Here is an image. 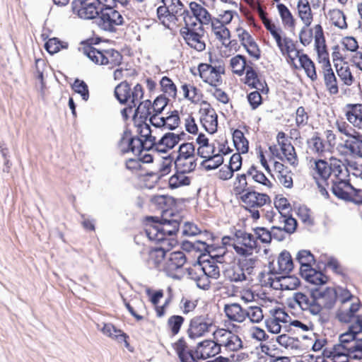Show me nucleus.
<instances>
[{"instance_id": "nucleus-1", "label": "nucleus", "mask_w": 362, "mask_h": 362, "mask_svg": "<svg viewBox=\"0 0 362 362\" xmlns=\"http://www.w3.org/2000/svg\"><path fill=\"white\" fill-rule=\"evenodd\" d=\"M146 222L145 232L149 240L171 245L166 237L172 236L178 231L181 216L165 210L160 218L147 216Z\"/></svg>"}, {"instance_id": "nucleus-2", "label": "nucleus", "mask_w": 362, "mask_h": 362, "mask_svg": "<svg viewBox=\"0 0 362 362\" xmlns=\"http://www.w3.org/2000/svg\"><path fill=\"white\" fill-rule=\"evenodd\" d=\"M115 96L120 104L128 105L121 110V115L124 121L129 119V114L136 107L139 100L144 96V89L141 84L137 83L132 90L130 85L126 81L121 82L115 88Z\"/></svg>"}, {"instance_id": "nucleus-3", "label": "nucleus", "mask_w": 362, "mask_h": 362, "mask_svg": "<svg viewBox=\"0 0 362 362\" xmlns=\"http://www.w3.org/2000/svg\"><path fill=\"white\" fill-rule=\"evenodd\" d=\"M79 50L95 64L108 65L110 69L120 65L123 59L121 53L116 49H98L89 44H83Z\"/></svg>"}, {"instance_id": "nucleus-4", "label": "nucleus", "mask_w": 362, "mask_h": 362, "mask_svg": "<svg viewBox=\"0 0 362 362\" xmlns=\"http://www.w3.org/2000/svg\"><path fill=\"white\" fill-rule=\"evenodd\" d=\"M194 145L192 143H183L178 148L177 152H173L171 154L174 156V165L176 170L182 172H192L194 170L197 163L194 159Z\"/></svg>"}, {"instance_id": "nucleus-5", "label": "nucleus", "mask_w": 362, "mask_h": 362, "mask_svg": "<svg viewBox=\"0 0 362 362\" xmlns=\"http://www.w3.org/2000/svg\"><path fill=\"white\" fill-rule=\"evenodd\" d=\"M123 21L122 16L115 8L103 5L98 16L97 24L105 31L115 32V27L122 25Z\"/></svg>"}, {"instance_id": "nucleus-6", "label": "nucleus", "mask_w": 362, "mask_h": 362, "mask_svg": "<svg viewBox=\"0 0 362 362\" xmlns=\"http://www.w3.org/2000/svg\"><path fill=\"white\" fill-rule=\"evenodd\" d=\"M103 4L99 0H73L72 11L83 19H94L99 16Z\"/></svg>"}, {"instance_id": "nucleus-7", "label": "nucleus", "mask_w": 362, "mask_h": 362, "mask_svg": "<svg viewBox=\"0 0 362 362\" xmlns=\"http://www.w3.org/2000/svg\"><path fill=\"white\" fill-rule=\"evenodd\" d=\"M212 326L213 320L208 314L194 316L189 322L188 336L192 339L202 337L210 332Z\"/></svg>"}, {"instance_id": "nucleus-8", "label": "nucleus", "mask_w": 362, "mask_h": 362, "mask_svg": "<svg viewBox=\"0 0 362 362\" xmlns=\"http://www.w3.org/2000/svg\"><path fill=\"white\" fill-rule=\"evenodd\" d=\"M293 298L303 310L308 311L313 315L320 313V305L316 302L315 288L311 289L308 294L295 293Z\"/></svg>"}, {"instance_id": "nucleus-9", "label": "nucleus", "mask_w": 362, "mask_h": 362, "mask_svg": "<svg viewBox=\"0 0 362 362\" xmlns=\"http://www.w3.org/2000/svg\"><path fill=\"white\" fill-rule=\"evenodd\" d=\"M240 199L245 205V208H261L267 203H271L269 195L257 192L254 189H250V191L243 194Z\"/></svg>"}, {"instance_id": "nucleus-10", "label": "nucleus", "mask_w": 362, "mask_h": 362, "mask_svg": "<svg viewBox=\"0 0 362 362\" xmlns=\"http://www.w3.org/2000/svg\"><path fill=\"white\" fill-rule=\"evenodd\" d=\"M316 302L320 305V312L322 308L327 310L332 309L336 303L337 293L334 288H327L322 291L320 288H315Z\"/></svg>"}, {"instance_id": "nucleus-11", "label": "nucleus", "mask_w": 362, "mask_h": 362, "mask_svg": "<svg viewBox=\"0 0 362 362\" xmlns=\"http://www.w3.org/2000/svg\"><path fill=\"white\" fill-rule=\"evenodd\" d=\"M221 344L213 340H204L197 344L195 354L198 359H206L215 356L221 352Z\"/></svg>"}, {"instance_id": "nucleus-12", "label": "nucleus", "mask_w": 362, "mask_h": 362, "mask_svg": "<svg viewBox=\"0 0 362 362\" xmlns=\"http://www.w3.org/2000/svg\"><path fill=\"white\" fill-rule=\"evenodd\" d=\"M278 269L274 267V262H269V267L270 269L271 274H277V273H289L293 270V262L289 252L286 250H284L281 252L278 257Z\"/></svg>"}, {"instance_id": "nucleus-13", "label": "nucleus", "mask_w": 362, "mask_h": 362, "mask_svg": "<svg viewBox=\"0 0 362 362\" xmlns=\"http://www.w3.org/2000/svg\"><path fill=\"white\" fill-rule=\"evenodd\" d=\"M204 33V28L199 25L198 31H188L181 33L187 44L194 49L201 52L205 49L206 45L201 40Z\"/></svg>"}, {"instance_id": "nucleus-14", "label": "nucleus", "mask_w": 362, "mask_h": 362, "mask_svg": "<svg viewBox=\"0 0 362 362\" xmlns=\"http://www.w3.org/2000/svg\"><path fill=\"white\" fill-rule=\"evenodd\" d=\"M323 63L322 70L325 85L327 90L331 95H336L339 93L337 78L332 69L329 59L322 62Z\"/></svg>"}, {"instance_id": "nucleus-15", "label": "nucleus", "mask_w": 362, "mask_h": 362, "mask_svg": "<svg viewBox=\"0 0 362 362\" xmlns=\"http://www.w3.org/2000/svg\"><path fill=\"white\" fill-rule=\"evenodd\" d=\"M362 337V320L360 319L349 327L348 330L340 334L339 341L344 345H347L351 342H357L358 339H361Z\"/></svg>"}, {"instance_id": "nucleus-16", "label": "nucleus", "mask_w": 362, "mask_h": 362, "mask_svg": "<svg viewBox=\"0 0 362 362\" xmlns=\"http://www.w3.org/2000/svg\"><path fill=\"white\" fill-rule=\"evenodd\" d=\"M315 47L317 53L319 62L329 59V54L326 49L325 39L323 29L321 25L317 24L315 26Z\"/></svg>"}, {"instance_id": "nucleus-17", "label": "nucleus", "mask_w": 362, "mask_h": 362, "mask_svg": "<svg viewBox=\"0 0 362 362\" xmlns=\"http://www.w3.org/2000/svg\"><path fill=\"white\" fill-rule=\"evenodd\" d=\"M173 346L181 362H198L197 354L187 350V344L183 338L179 339Z\"/></svg>"}, {"instance_id": "nucleus-18", "label": "nucleus", "mask_w": 362, "mask_h": 362, "mask_svg": "<svg viewBox=\"0 0 362 362\" xmlns=\"http://www.w3.org/2000/svg\"><path fill=\"white\" fill-rule=\"evenodd\" d=\"M347 120L354 127L362 128V104H347L345 107Z\"/></svg>"}, {"instance_id": "nucleus-19", "label": "nucleus", "mask_w": 362, "mask_h": 362, "mask_svg": "<svg viewBox=\"0 0 362 362\" xmlns=\"http://www.w3.org/2000/svg\"><path fill=\"white\" fill-rule=\"evenodd\" d=\"M331 175L334 176V180H348L346 178L350 173L347 165L341 160L336 158H331L330 160Z\"/></svg>"}, {"instance_id": "nucleus-20", "label": "nucleus", "mask_w": 362, "mask_h": 362, "mask_svg": "<svg viewBox=\"0 0 362 362\" xmlns=\"http://www.w3.org/2000/svg\"><path fill=\"white\" fill-rule=\"evenodd\" d=\"M223 332L221 336L226 337V341H223L221 346H223L226 350L230 351H237L243 349V341L239 336L233 334L231 332H228L225 329H221L218 333Z\"/></svg>"}, {"instance_id": "nucleus-21", "label": "nucleus", "mask_w": 362, "mask_h": 362, "mask_svg": "<svg viewBox=\"0 0 362 362\" xmlns=\"http://www.w3.org/2000/svg\"><path fill=\"white\" fill-rule=\"evenodd\" d=\"M300 274L308 282L314 285H323L327 281V276L313 267L303 269Z\"/></svg>"}, {"instance_id": "nucleus-22", "label": "nucleus", "mask_w": 362, "mask_h": 362, "mask_svg": "<svg viewBox=\"0 0 362 362\" xmlns=\"http://www.w3.org/2000/svg\"><path fill=\"white\" fill-rule=\"evenodd\" d=\"M180 142V139L176 134L168 132L158 141L157 152L166 153L174 148Z\"/></svg>"}, {"instance_id": "nucleus-23", "label": "nucleus", "mask_w": 362, "mask_h": 362, "mask_svg": "<svg viewBox=\"0 0 362 362\" xmlns=\"http://www.w3.org/2000/svg\"><path fill=\"white\" fill-rule=\"evenodd\" d=\"M189 8L195 20H198L199 25L202 27L203 25H208L211 21V16L209 11L198 3L191 2Z\"/></svg>"}, {"instance_id": "nucleus-24", "label": "nucleus", "mask_w": 362, "mask_h": 362, "mask_svg": "<svg viewBox=\"0 0 362 362\" xmlns=\"http://www.w3.org/2000/svg\"><path fill=\"white\" fill-rule=\"evenodd\" d=\"M296 57H298L300 67L305 70L307 76L309 77L313 81H316L317 78V75L315 66L308 55L306 54H300V51H296Z\"/></svg>"}, {"instance_id": "nucleus-25", "label": "nucleus", "mask_w": 362, "mask_h": 362, "mask_svg": "<svg viewBox=\"0 0 362 362\" xmlns=\"http://www.w3.org/2000/svg\"><path fill=\"white\" fill-rule=\"evenodd\" d=\"M224 312L230 320L242 322L245 320V310L238 303L226 305Z\"/></svg>"}, {"instance_id": "nucleus-26", "label": "nucleus", "mask_w": 362, "mask_h": 362, "mask_svg": "<svg viewBox=\"0 0 362 362\" xmlns=\"http://www.w3.org/2000/svg\"><path fill=\"white\" fill-rule=\"evenodd\" d=\"M343 146L348 149L351 154L362 158V134L358 132L351 139H346Z\"/></svg>"}, {"instance_id": "nucleus-27", "label": "nucleus", "mask_w": 362, "mask_h": 362, "mask_svg": "<svg viewBox=\"0 0 362 362\" xmlns=\"http://www.w3.org/2000/svg\"><path fill=\"white\" fill-rule=\"evenodd\" d=\"M332 184L331 191L337 198L343 200L350 199L349 194L344 189V187H347L354 189L350 180H332Z\"/></svg>"}, {"instance_id": "nucleus-28", "label": "nucleus", "mask_w": 362, "mask_h": 362, "mask_svg": "<svg viewBox=\"0 0 362 362\" xmlns=\"http://www.w3.org/2000/svg\"><path fill=\"white\" fill-rule=\"evenodd\" d=\"M297 8L298 16L306 26H310L313 21V13L308 0H298Z\"/></svg>"}, {"instance_id": "nucleus-29", "label": "nucleus", "mask_w": 362, "mask_h": 362, "mask_svg": "<svg viewBox=\"0 0 362 362\" xmlns=\"http://www.w3.org/2000/svg\"><path fill=\"white\" fill-rule=\"evenodd\" d=\"M187 261L185 254L182 251L170 252L166 267L169 270L174 271L182 267Z\"/></svg>"}, {"instance_id": "nucleus-30", "label": "nucleus", "mask_w": 362, "mask_h": 362, "mask_svg": "<svg viewBox=\"0 0 362 362\" xmlns=\"http://www.w3.org/2000/svg\"><path fill=\"white\" fill-rule=\"evenodd\" d=\"M170 246L167 245L165 247L163 245L151 249L148 252L149 262H151L155 267H158L165 258L166 253L170 250Z\"/></svg>"}, {"instance_id": "nucleus-31", "label": "nucleus", "mask_w": 362, "mask_h": 362, "mask_svg": "<svg viewBox=\"0 0 362 362\" xmlns=\"http://www.w3.org/2000/svg\"><path fill=\"white\" fill-rule=\"evenodd\" d=\"M263 24L266 29L269 31L272 37L275 39L276 45L280 50L283 52L282 37L281 36V33H282L281 28H277L274 23H272V20L268 18L267 16H264L263 18Z\"/></svg>"}, {"instance_id": "nucleus-32", "label": "nucleus", "mask_w": 362, "mask_h": 362, "mask_svg": "<svg viewBox=\"0 0 362 362\" xmlns=\"http://www.w3.org/2000/svg\"><path fill=\"white\" fill-rule=\"evenodd\" d=\"M233 141L236 150L241 153H246L249 149V142L240 129H235L233 133Z\"/></svg>"}, {"instance_id": "nucleus-33", "label": "nucleus", "mask_w": 362, "mask_h": 362, "mask_svg": "<svg viewBox=\"0 0 362 362\" xmlns=\"http://www.w3.org/2000/svg\"><path fill=\"white\" fill-rule=\"evenodd\" d=\"M189 172H182L176 170V173L169 179V187L171 189H177L180 187L187 186L190 184V179L186 176V173Z\"/></svg>"}, {"instance_id": "nucleus-34", "label": "nucleus", "mask_w": 362, "mask_h": 362, "mask_svg": "<svg viewBox=\"0 0 362 362\" xmlns=\"http://www.w3.org/2000/svg\"><path fill=\"white\" fill-rule=\"evenodd\" d=\"M247 65H250L249 62H247L246 57L242 54H238L230 59L233 72L238 76H242L244 74Z\"/></svg>"}, {"instance_id": "nucleus-35", "label": "nucleus", "mask_w": 362, "mask_h": 362, "mask_svg": "<svg viewBox=\"0 0 362 362\" xmlns=\"http://www.w3.org/2000/svg\"><path fill=\"white\" fill-rule=\"evenodd\" d=\"M102 332L108 337L115 338L119 342L124 341L126 346H129V343L127 341V335L120 329H117L112 324H105Z\"/></svg>"}, {"instance_id": "nucleus-36", "label": "nucleus", "mask_w": 362, "mask_h": 362, "mask_svg": "<svg viewBox=\"0 0 362 362\" xmlns=\"http://www.w3.org/2000/svg\"><path fill=\"white\" fill-rule=\"evenodd\" d=\"M215 70L211 71L206 78H204L203 81L209 83L213 88L217 87L222 83V78L221 74H224L225 68L223 65L219 64L214 66Z\"/></svg>"}, {"instance_id": "nucleus-37", "label": "nucleus", "mask_w": 362, "mask_h": 362, "mask_svg": "<svg viewBox=\"0 0 362 362\" xmlns=\"http://www.w3.org/2000/svg\"><path fill=\"white\" fill-rule=\"evenodd\" d=\"M153 114L152 110L151 102L149 100L140 102L137 107L134 110L133 116L134 119L136 117L139 115L140 119L144 121H146L148 117H151Z\"/></svg>"}, {"instance_id": "nucleus-38", "label": "nucleus", "mask_w": 362, "mask_h": 362, "mask_svg": "<svg viewBox=\"0 0 362 362\" xmlns=\"http://www.w3.org/2000/svg\"><path fill=\"white\" fill-rule=\"evenodd\" d=\"M296 259L300 264V273L302 272L303 269L311 268V263L315 261L314 255L310 251L306 250L299 251L297 254Z\"/></svg>"}, {"instance_id": "nucleus-39", "label": "nucleus", "mask_w": 362, "mask_h": 362, "mask_svg": "<svg viewBox=\"0 0 362 362\" xmlns=\"http://www.w3.org/2000/svg\"><path fill=\"white\" fill-rule=\"evenodd\" d=\"M69 43L61 41L57 37L49 39L45 44V49L51 54L57 53L62 49H67Z\"/></svg>"}, {"instance_id": "nucleus-40", "label": "nucleus", "mask_w": 362, "mask_h": 362, "mask_svg": "<svg viewBox=\"0 0 362 362\" xmlns=\"http://www.w3.org/2000/svg\"><path fill=\"white\" fill-rule=\"evenodd\" d=\"M276 7L283 24L293 29L295 27V19L289 9L283 4H278Z\"/></svg>"}, {"instance_id": "nucleus-41", "label": "nucleus", "mask_w": 362, "mask_h": 362, "mask_svg": "<svg viewBox=\"0 0 362 362\" xmlns=\"http://www.w3.org/2000/svg\"><path fill=\"white\" fill-rule=\"evenodd\" d=\"M248 175L246 173L244 174H238L235 178V182H234V191L237 194H243L247 192L250 191V189H254V187H248V184L247 182V176Z\"/></svg>"}, {"instance_id": "nucleus-42", "label": "nucleus", "mask_w": 362, "mask_h": 362, "mask_svg": "<svg viewBox=\"0 0 362 362\" xmlns=\"http://www.w3.org/2000/svg\"><path fill=\"white\" fill-rule=\"evenodd\" d=\"M247 174L250 176H252V179L256 182L262 184L264 186L268 187L269 188L272 187V183L271 181L265 176L262 172L257 170L256 166L254 165H252L247 170Z\"/></svg>"}, {"instance_id": "nucleus-43", "label": "nucleus", "mask_w": 362, "mask_h": 362, "mask_svg": "<svg viewBox=\"0 0 362 362\" xmlns=\"http://www.w3.org/2000/svg\"><path fill=\"white\" fill-rule=\"evenodd\" d=\"M182 17L185 26L180 30V33H187L189 31H198L199 23L198 20H195L193 16H191L189 11H182Z\"/></svg>"}, {"instance_id": "nucleus-44", "label": "nucleus", "mask_w": 362, "mask_h": 362, "mask_svg": "<svg viewBox=\"0 0 362 362\" xmlns=\"http://www.w3.org/2000/svg\"><path fill=\"white\" fill-rule=\"evenodd\" d=\"M160 122H161V124H165V127L169 130L175 129L180 123L178 111H172L170 115L166 117H161L160 118Z\"/></svg>"}, {"instance_id": "nucleus-45", "label": "nucleus", "mask_w": 362, "mask_h": 362, "mask_svg": "<svg viewBox=\"0 0 362 362\" xmlns=\"http://www.w3.org/2000/svg\"><path fill=\"white\" fill-rule=\"evenodd\" d=\"M199 272L204 273L209 278L217 279L220 276L218 266L214 262L208 261L202 267L198 268Z\"/></svg>"}, {"instance_id": "nucleus-46", "label": "nucleus", "mask_w": 362, "mask_h": 362, "mask_svg": "<svg viewBox=\"0 0 362 362\" xmlns=\"http://www.w3.org/2000/svg\"><path fill=\"white\" fill-rule=\"evenodd\" d=\"M161 90L169 97L175 98L177 95V87L173 81L168 76L162 77L160 81Z\"/></svg>"}, {"instance_id": "nucleus-47", "label": "nucleus", "mask_w": 362, "mask_h": 362, "mask_svg": "<svg viewBox=\"0 0 362 362\" xmlns=\"http://www.w3.org/2000/svg\"><path fill=\"white\" fill-rule=\"evenodd\" d=\"M315 170L320 177L328 185L327 180L331 176L330 163H328L324 160H318L315 162Z\"/></svg>"}, {"instance_id": "nucleus-48", "label": "nucleus", "mask_w": 362, "mask_h": 362, "mask_svg": "<svg viewBox=\"0 0 362 362\" xmlns=\"http://www.w3.org/2000/svg\"><path fill=\"white\" fill-rule=\"evenodd\" d=\"M226 276L233 282H240L246 280V274L238 266H233L226 272Z\"/></svg>"}, {"instance_id": "nucleus-49", "label": "nucleus", "mask_w": 362, "mask_h": 362, "mask_svg": "<svg viewBox=\"0 0 362 362\" xmlns=\"http://www.w3.org/2000/svg\"><path fill=\"white\" fill-rule=\"evenodd\" d=\"M151 202L160 208L168 211V207L174 204V199L168 195H156L151 198Z\"/></svg>"}, {"instance_id": "nucleus-50", "label": "nucleus", "mask_w": 362, "mask_h": 362, "mask_svg": "<svg viewBox=\"0 0 362 362\" xmlns=\"http://www.w3.org/2000/svg\"><path fill=\"white\" fill-rule=\"evenodd\" d=\"M307 143L310 149L314 153H322L325 151L324 142L317 132H315L314 136L308 139Z\"/></svg>"}, {"instance_id": "nucleus-51", "label": "nucleus", "mask_w": 362, "mask_h": 362, "mask_svg": "<svg viewBox=\"0 0 362 362\" xmlns=\"http://www.w3.org/2000/svg\"><path fill=\"white\" fill-rule=\"evenodd\" d=\"M223 162V158L220 154H216L209 156L207 159L202 162V165L206 170H211L218 168Z\"/></svg>"}, {"instance_id": "nucleus-52", "label": "nucleus", "mask_w": 362, "mask_h": 362, "mask_svg": "<svg viewBox=\"0 0 362 362\" xmlns=\"http://www.w3.org/2000/svg\"><path fill=\"white\" fill-rule=\"evenodd\" d=\"M185 321V318L181 315H172L168 320V327L173 335L179 333L180 328Z\"/></svg>"}, {"instance_id": "nucleus-53", "label": "nucleus", "mask_w": 362, "mask_h": 362, "mask_svg": "<svg viewBox=\"0 0 362 362\" xmlns=\"http://www.w3.org/2000/svg\"><path fill=\"white\" fill-rule=\"evenodd\" d=\"M216 39L222 42V45L225 47L227 46L226 41L230 39V30L223 24L219 26H214L212 29Z\"/></svg>"}, {"instance_id": "nucleus-54", "label": "nucleus", "mask_w": 362, "mask_h": 362, "mask_svg": "<svg viewBox=\"0 0 362 362\" xmlns=\"http://www.w3.org/2000/svg\"><path fill=\"white\" fill-rule=\"evenodd\" d=\"M71 87L76 93L81 95L83 100L87 101L88 100L89 90L85 81L76 78Z\"/></svg>"}, {"instance_id": "nucleus-55", "label": "nucleus", "mask_w": 362, "mask_h": 362, "mask_svg": "<svg viewBox=\"0 0 362 362\" xmlns=\"http://www.w3.org/2000/svg\"><path fill=\"white\" fill-rule=\"evenodd\" d=\"M247 317L253 323H259L264 317L262 310L258 306H250L245 310V317Z\"/></svg>"}, {"instance_id": "nucleus-56", "label": "nucleus", "mask_w": 362, "mask_h": 362, "mask_svg": "<svg viewBox=\"0 0 362 362\" xmlns=\"http://www.w3.org/2000/svg\"><path fill=\"white\" fill-rule=\"evenodd\" d=\"M330 18L332 21V23L340 29H344L347 28L346 16L341 11L333 10L331 11Z\"/></svg>"}, {"instance_id": "nucleus-57", "label": "nucleus", "mask_w": 362, "mask_h": 362, "mask_svg": "<svg viewBox=\"0 0 362 362\" xmlns=\"http://www.w3.org/2000/svg\"><path fill=\"white\" fill-rule=\"evenodd\" d=\"M334 66L339 77L343 81L344 83L346 86H351L354 82V77L350 69L348 66L338 68V64H334Z\"/></svg>"}, {"instance_id": "nucleus-58", "label": "nucleus", "mask_w": 362, "mask_h": 362, "mask_svg": "<svg viewBox=\"0 0 362 362\" xmlns=\"http://www.w3.org/2000/svg\"><path fill=\"white\" fill-rule=\"evenodd\" d=\"M174 156L171 153L168 156L163 158L162 163L159 167L158 178L166 175L170 172L173 163H174Z\"/></svg>"}, {"instance_id": "nucleus-59", "label": "nucleus", "mask_w": 362, "mask_h": 362, "mask_svg": "<svg viewBox=\"0 0 362 362\" xmlns=\"http://www.w3.org/2000/svg\"><path fill=\"white\" fill-rule=\"evenodd\" d=\"M163 4L168 5L170 7L172 13L177 16H182V11H188L184 8V5L180 0H161Z\"/></svg>"}, {"instance_id": "nucleus-60", "label": "nucleus", "mask_w": 362, "mask_h": 362, "mask_svg": "<svg viewBox=\"0 0 362 362\" xmlns=\"http://www.w3.org/2000/svg\"><path fill=\"white\" fill-rule=\"evenodd\" d=\"M141 144L139 145L140 154L144 151H155L157 152L158 141H156V136H152L148 139H141Z\"/></svg>"}, {"instance_id": "nucleus-61", "label": "nucleus", "mask_w": 362, "mask_h": 362, "mask_svg": "<svg viewBox=\"0 0 362 362\" xmlns=\"http://www.w3.org/2000/svg\"><path fill=\"white\" fill-rule=\"evenodd\" d=\"M256 235V240L259 239L263 243H269L272 239L271 230L264 227H257L253 229Z\"/></svg>"}, {"instance_id": "nucleus-62", "label": "nucleus", "mask_w": 362, "mask_h": 362, "mask_svg": "<svg viewBox=\"0 0 362 362\" xmlns=\"http://www.w3.org/2000/svg\"><path fill=\"white\" fill-rule=\"evenodd\" d=\"M169 100L164 95L158 96L153 101L152 105V110L153 114H160L168 103Z\"/></svg>"}, {"instance_id": "nucleus-63", "label": "nucleus", "mask_w": 362, "mask_h": 362, "mask_svg": "<svg viewBox=\"0 0 362 362\" xmlns=\"http://www.w3.org/2000/svg\"><path fill=\"white\" fill-rule=\"evenodd\" d=\"M257 259L255 258H245L239 261L238 266L245 274H252L253 269L255 267Z\"/></svg>"}, {"instance_id": "nucleus-64", "label": "nucleus", "mask_w": 362, "mask_h": 362, "mask_svg": "<svg viewBox=\"0 0 362 362\" xmlns=\"http://www.w3.org/2000/svg\"><path fill=\"white\" fill-rule=\"evenodd\" d=\"M281 151L284 156L286 158L287 161L291 165L295 166L298 164L297 155L295 151V148L291 143H288L287 147L285 148V150L282 149Z\"/></svg>"}]
</instances>
